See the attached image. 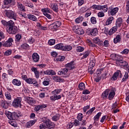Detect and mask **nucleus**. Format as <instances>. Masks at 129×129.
<instances>
[{"label":"nucleus","mask_w":129,"mask_h":129,"mask_svg":"<svg viewBox=\"0 0 129 129\" xmlns=\"http://www.w3.org/2000/svg\"><path fill=\"white\" fill-rule=\"evenodd\" d=\"M127 62L124 60H121L120 62L117 61V66H122L123 67H125L127 66Z\"/></svg>","instance_id":"obj_18"},{"label":"nucleus","mask_w":129,"mask_h":129,"mask_svg":"<svg viewBox=\"0 0 129 129\" xmlns=\"http://www.w3.org/2000/svg\"><path fill=\"white\" fill-rule=\"evenodd\" d=\"M109 89H107L102 94V97L103 99H105V98H107V96H108V94H109Z\"/></svg>","instance_id":"obj_19"},{"label":"nucleus","mask_w":129,"mask_h":129,"mask_svg":"<svg viewBox=\"0 0 129 129\" xmlns=\"http://www.w3.org/2000/svg\"><path fill=\"white\" fill-rule=\"evenodd\" d=\"M42 121L45 124V126L47 128H53L54 126V123L51 121L49 119L43 117L42 118Z\"/></svg>","instance_id":"obj_3"},{"label":"nucleus","mask_w":129,"mask_h":129,"mask_svg":"<svg viewBox=\"0 0 129 129\" xmlns=\"http://www.w3.org/2000/svg\"><path fill=\"white\" fill-rule=\"evenodd\" d=\"M126 13H129V0H128L126 3Z\"/></svg>","instance_id":"obj_64"},{"label":"nucleus","mask_w":129,"mask_h":129,"mask_svg":"<svg viewBox=\"0 0 129 129\" xmlns=\"http://www.w3.org/2000/svg\"><path fill=\"white\" fill-rule=\"evenodd\" d=\"M42 13H43V15L45 14H51L52 11L49 8H44L41 10Z\"/></svg>","instance_id":"obj_32"},{"label":"nucleus","mask_w":129,"mask_h":129,"mask_svg":"<svg viewBox=\"0 0 129 129\" xmlns=\"http://www.w3.org/2000/svg\"><path fill=\"white\" fill-rule=\"evenodd\" d=\"M121 40V37L120 35H118L116 36V38L114 39L113 42L114 44H117V43H119L120 40Z\"/></svg>","instance_id":"obj_27"},{"label":"nucleus","mask_w":129,"mask_h":129,"mask_svg":"<svg viewBox=\"0 0 129 129\" xmlns=\"http://www.w3.org/2000/svg\"><path fill=\"white\" fill-rule=\"evenodd\" d=\"M91 22L93 24H95L97 23L96 18L94 17L91 18Z\"/></svg>","instance_id":"obj_60"},{"label":"nucleus","mask_w":129,"mask_h":129,"mask_svg":"<svg viewBox=\"0 0 129 129\" xmlns=\"http://www.w3.org/2000/svg\"><path fill=\"white\" fill-rule=\"evenodd\" d=\"M22 38V35L20 34H17L16 35L15 42L17 43L18 42H20L21 39Z\"/></svg>","instance_id":"obj_50"},{"label":"nucleus","mask_w":129,"mask_h":129,"mask_svg":"<svg viewBox=\"0 0 129 129\" xmlns=\"http://www.w3.org/2000/svg\"><path fill=\"white\" fill-rule=\"evenodd\" d=\"M64 45L63 43H59L54 46V49H57V50H61L63 51V48Z\"/></svg>","instance_id":"obj_24"},{"label":"nucleus","mask_w":129,"mask_h":129,"mask_svg":"<svg viewBox=\"0 0 129 129\" xmlns=\"http://www.w3.org/2000/svg\"><path fill=\"white\" fill-rule=\"evenodd\" d=\"M86 33L88 35H91L93 37L96 36L98 34V30L97 28L90 29L88 28L86 30Z\"/></svg>","instance_id":"obj_5"},{"label":"nucleus","mask_w":129,"mask_h":129,"mask_svg":"<svg viewBox=\"0 0 129 129\" xmlns=\"http://www.w3.org/2000/svg\"><path fill=\"white\" fill-rule=\"evenodd\" d=\"M61 91H62L61 89H57L54 90L53 91H52L51 94L53 95H57V94H59Z\"/></svg>","instance_id":"obj_34"},{"label":"nucleus","mask_w":129,"mask_h":129,"mask_svg":"<svg viewBox=\"0 0 129 129\" xmlns=\"http://www.w3.org/2000/svg\"><path fill=\"white\" fill-rule=\"evenodd\" d=\"M115 95V92H114V91L110 92L108 95V99L109 100H112V99H113V97H114Z\"/></svg>","instance_id":"obj_35"},{"label":"nucleus","mask_w":129,"mask_h":129,"mask_svg":"<svg viewBox=\"0 0 129 129\" xmlns=\"http://www.w3.org/2000/svg\"><path fill=\"white\" fill-rule=\"evenodd\" d=\"M12 51L11 49L7 50L4 53L5 56H10L12 54Z\"/></svg>","instance_id":"obj_58"},{"label":"nucleus","mask_w":129,"mask_h":129,"mask_svg":"<svg viewBox=\"0 0 129 129\" xmlns=\"http://www.w3.org/2000/svg\"><path fill=\"white\" fill-rule=\"evenodd\" d=\"M122 24V18H119L117 19L116 22V27H121V25Z\"/></svg>","instance_id":"obj_22"},{"label":"nucleus","mask_w":129,"mask_h":129,"mask_svg":"<svg viewBox=\"0 0 129 129\" xmlns=\"http://www.w3.org/2000/svg\"><path fill=\"white\" fill-rule=\"evenodd\" d=\"M115 60H116V65H117V62H120V61H121V57L118 56V55H117L115 56Z\"/></svg>","instance_id":"obj_55"},{"label":"nucleus","mask_w":129,"mask_h":129,"mask_svg":"<svg viewBox=\"0 0 129 129\" xmlns=\"http://www.w3.org/2000/svg\"><path fill=\"white\" fill-rule=\"evenodd\" d=\"M83 21V17L81 16L75 20V22L77 24H79Z\"/></svg>","instance_id":"obj_44"},{"label":"nucleus","mask_w":129,"mask_h":129,"mask_svg":"<svg viewBox=\"0 0 129 129\" xmlns=\"http://www.w3.org/2000/svg\"><path fill=\"white\" fill-rule=\"evenodd\" d=\"M61 95H53V96H52L50 97V99L52 100L53 101H55V100H58L59 99H61Z\"/></svg>","instance_id":"obj_23"},{"label":"nucleus","mask_w":129,"mask_h":129,"mask_svg":"<svg viewBox=\"0 0 129 129\" xmlns=\"http://www.w3.org/2000/svg\"><path fill=\"white\" fill-rule=\"evenodd\" d=\"M93 69V68L92 67L89 66L88 69V72H89L90 74L92 75L93 73H94V70H92Z\"/></svg>","instance_id":"obj_54"},{"label":"nucleus","mask_w":129,"mask_h":129,"mask_svg":"<svg viewBox=\"0 0 129 129\" xmlns=\"http://www.w3.org/2000/svg\"><path fill=\"white\" fill-rule=\"evenodd\" d=\"M95 107H93L91 109H90L87 112H86V115H87V114H91V113H92V112H93V111L95 110Z\"/></svg>","instance_id":"obj_57"},{"label":"nucleus","mask_w":129,"mask_h":129,"mask_svg":"<svg viewBox=\"0 0 129 129\" xmlns=\"http://www.w3.org/2000/svg\"><path fill=\"white\" fill-rule=\"evenodd\" d=\"M90 53V52H89V51H87L85 52L83 54V56L82 57L81 59H85L87 57H88V56H89Z\"/></svg>","instance_id":"obj_43"},{"label":"nucleus","mask_w":129,"mask_h":129,"mask_svg":"<svg viewBox=\"0 0 129 129\" xmlns=\"http://www.w3.org/2000/svg\"><path fill=\"white\" fill-rule=\"evenodd\" d=\"M26 81L27 83H29V84H35V86L39 85V84H38V81L31 78L26 79Z\"/></svg>","instance_id":"obj_12"},{"label":"nucleus","mask_w":129,"mask_h":129,"mask_svg":"<svg viewBox=\"0 0 129 129\" xmlns=\"http://www.w3.org/2000/svg\"><path fill=\"white\" fill-rule=\"evenodd\" d=\"M65 57L64 56H58L56 57V61H64Z\"/></svg>","instance_id":"obj_45"},{"label":"nucleus","mask_w":129,"mask_h":129,"mask_svg":"<svg viewBox=\"0 0 129 129\" xmlns=\"http://www.w3.org/2000/svg\"><path fill=\"white\" fill-rule=\"evenodd\" d=\"M128 79V73L127 72H125L123 78L122 79V82H124L126 80V79Z\"/></svg>","instance_id":"obj_51"},{"label":"nucleus","mask_w":129,"mask_h":129,"mask_svg":"<svg viewBox=\"0 0 129 129\" xmlns=\"http://www.w3.org/2000/svg\"><path fill=\"white\" fill-rule=\"evenodd\" d=\"M12 83L14 85H16V86H21V81L18 79H14L12 81Z\"/></svg>","instance_id":"obj_25"},{"label":"nucleus","mask_w":129,"mask_h":129,"mask_svg":"<svg viewBox=\"0 0 129 129\" xmlns=\"http://www.w3.org/2000/svg\"><path fill=\"white\" fill-rule=\"evenodd\" d=\"M32 57L33 61L35 62H39L40 60V56L36 52H34L32 54Z\"/></svg>","instance_id":"obj_10"},{"label":"nucleus","mask_w":129,"mask_h":129,"mask_svg":"<svg viewBox=\"0 0 129 129\" xmlns=\"http://www.w3.org/2000/svg\"><path fill=\"white\" fill-rule=\"evenodd\" d=\"M59 117L60 115L58 114H56L52 117V119L54 121H57V120H59Z\"/></svg>","instance_id":"obj_41"},{"label":"nucleus","mask_w":129,"mask_h":129,"mask_svg":"<svg viewBox=\"0 0 129 129\" xmlns=\"http://www.w3.org/2000/svg\"><path fill=\"white\" fill-rule=\"evenodd\" d=\"M45 75H48L53 76L54 75H56V73L54 70H47L44 72Z\"/></svg>","instance_id":"obj_13"},{"label":"nucleus","mask_w":129,"mask_h":129,"mask_svg":"<svg viewBox=\"0 0 129 129\" xmlns=\"http://www.w3.org/2000/svg\"><path fill=\"white\" fill-rule=\"evenodd\" d=\"M5 96L8 100H12V96H11V93L9 92L5 93Z\"/></svg>","instance_id":"obj_48"},{"label":"nucleus","mask_w":129,"mask_h":129,"mask_svg":"<svg viewBox=\"0 0 129 129\" xmlns=\"http://www.w3.org/2000/svg\"><path fill=\"white\" fill-rule=\"evenodd\" d=\"M53 25H54L53 27L54 28V29H57V28H59V27L61 26V22L60 21H55L53 23Z\"/></svg>","instance_id":"obj_39"},{"label":"nucleus","mask_w":129,"mask_h":129,"mask_svg":"<svg viewBox=\"0 0 129 129\" xmlns=\"http://www.w3.org/2000/svg\"><path fill=\"white\" fill-rule=\"evenodd\" d=\"M12 105L15 108H18V107H22V98L17 97L14 99L12 102Z\"/></svg>","instance_id":"obj_2"},{"label":"nucleus","mask_w":129,"mask_h":129,"mask_svg":"<svg viewBox=\"0 0 129 129\" xmlns=\"http://www.w3.org/2000/svg\"><path fill=\"white\" fill-rule=\"evenodd\" d=\"M51 8L52 10L54 11V12H58V5H57V4H52V5L51 6Z\"/></svg>","instance_id":"obj_47"},{"label":"nucleus","mask_w":129,"mask_h":129,"mask_svg":"<svg viewBox=\"0 0 129 129\" xmlns=\"http://www.w3.org/2000/svg\"><path fill=\"white\" fill-rule=\"evenodd\" d=\"M19 116H21V114H20V113H18V114L16 113V112H14L12 113V117L13 120H15V119H17V118H18Z\"/></svg>","instance_id":"obj_30"},{"label":"nucleus","mask_w":129,"mask_h":129,"mask_svg":"<svg viewBox=\"0 0 129 129\" xmlns=\"http://www.w3.org/2000/svg\"><path fill=\"white\" fill-rule=\"evenodd\" d=\"M109 8L108 12L110 13L111 16H114L116 14V13L118 12V8L116 7L114 8Z\"/></svg>","instance_id":"obj_8"},{"label":"nucleus","mask_w":129,"mask_h":129,"mask_svg":"<svg viewBox=\"0 0 129 129\" xmlns=\"http://www.w3.org/2000/svg\"><path fill=\"white\" fill-rule=\"evenodd\" d=\"M13 2V0H5L4 2V4L5 6H7L8 5H9V4H11Z\"/></svg>","instance_id":"obj_62"},{"label":"nucleus","mask_w":129,"mask_h":129,"mask_svg":"<svg viewBox=\"0 0 129 129\" xmlns=\"http://www.w3.org/2000/svg\"><path fill=\"white\" fill-rule=\"evenodd\" d=\"M113 20H114L113 17L111 16L109 17L106 22V26H109V25H110V24L112 23V21H113Z\"/></svg>","instance_id":"obj_29"},{"label":"nucleus","mask_w":129,"mask_h":129,"mask_svg":"<svg viewBox=\"0 0 129 129\" xmlns=\"http://www.w3.org/2000/svg\"><path fill=\"white\" fill-rule=\"evenodd\" d=\"M9 123L11 124L12 126H14V127H17L18 126V123L15 121L10 120Z\"/></svg>","instance_id":"obj_52"},{"label":"nucleus","mask_w":129,"mask_h":129,"mask_svg":"<svg viewBox=\"0 0 129 129\" xmlns=\"http://www.w3.org/2000/svg\"><path fill=\"white\" fill-rule=\"evenodd\" d=\"M48 44L49 45H50V46H52L54 44H55V39H50L48 41Z\"/></svg>","instance_id":"obj_61"},{"label":"nucleus","mask_w":129,"mask_h":129,"mask_svg":"<svg viewBox=\"0 0 129 129\" xmlns=\"http://www.w3.org/2000/svg\"><path fill=\"white\" fill-rule=\"evenodd\" d=\"M79 88L80 90H83L85 89V84L84 83H81L79 85Z\"/></svg>","instance_id":"obj_46"},{"label":"nucleus","mask_w":129,"mask_h":129,"mask_svg":"<svg viewBox=\"0 0 129 129\" xmlns=\"http://www.w3.org/2000/svg\"><path fill=\"white\" fill-rule=\"evenodd\" d=\"M65 66L68 70H72L75 68L74 61H71V62L66 64Z\"/></svg>","instance_id":"obj_11"},{"label":"nucleus","mask_w":129,"mask_h":129,"mask_svg":"<svg viewBox=\"0 0 129 129\" xmlns=\"http://www.w3.org/2000/svg\"><path fill=\"white\" fill-rule=\"evenodd\" d=\"M101 6L100 5H94L92 6V8L93 10H98L100 11Z\"/></svg>","instance_id":"obj_49"},{"label":"nucleus","mask_w":129,"mask_h":129,"mask_svg":"<svg viewBox=\"0 0 129 129\" xmlns=\"http://www.w3.org/2000/svg\"><path fill=\"white\" fill-rule=\"evenodd\" d=\"M7 32L9 34H16L18 32V27L14 26L12 28H9L8 29H7Z\"/></svg>","instance_id":"obj_9"},{"label":"nucleus","mask_w":129,"mask_h":129,"mask_svg":"<svg viewBox=\"0 0 129 129\" xmlns=\"http://www.w3.org/2000/svg\"><path fill=\"white\" fill-rule=\"evenodd\" d=\"M118 77H119L120 78H121V77H122L121 75V72H120V71L119 70L117 71L115 73H114V74L112 76L111 80H112L113 81H115V80H117V78H118Z\"/></svg>","instance_id":"obj_6"},{"label":"nucleus","mask_w":129,"mask_h":129,"mask_svg":"<svg viewBox=\"0 0 129 129\" xmlns=\"http://www.w3.org/2000/svg\"><path fill=\"white\" fill-rule=\"evenodd\" d=\"M3 13L6 18L17 21V13L15 11L10 10H4Z\"/></svg>","instance_id":"obj_1"},{"label":"nucleus","mask_w":129,"mask_h":129,"mask_svg":"<svg viewBox=\"0 0 129 129\" xmlns=\"http://www.w3.org/2000/svg\"><path fill=\"white\" fill-rule=\"evenodd\" d=\"M29 45H28V44L27 43H24L22 45H21V48H22L23 49H29Z\"/></svg>","instance_id":"obj_59"},{"label":"nucleus","mask_w":129,"mask_h":129,"mask_svg":"<svg viewBox=\"0 0 129 129\" xmlns=\"http://www.w3.org/2000/svg\"><path fill=\"white\" fill-rule=\"evenodd\" d=\"M36 121H37L36 119L28 121L27 123V127H31V126L33 125V124H35V123H36Z\"/></svg>","instance_id":"obj_31"},{"label":"nucleus","mask_w":129,"mask_h":129,"mask_svg":"<svg viewBox=\"0 0 129 129\" xmlns=\"http://www.w3.org/2000/svg\"><path fill=\"white\" fill-rule=\"evenodd\" d=\"M31 71H32V72H34L36 78L38 79L39 78V77H40V72L38 71L37 68L33 67H32V68H31Z\"/></svg>","instance_id":"obj_15"},{"label":"nucleus","mask_w":129,"mask_h":129,"mask_svg":"<svg viewBox=\"0 0 129 129\" xmlns=\"http://www.w3.org/2000/svg\"><path fill=\"white\" fill-rule=\"evenodd\" d=\"M17 7L20 11H22V12H26V9L25 8V6H23L22 4V3H18Z\"/></svg>","instance_id":"obj_26"},{"label":"nucleus","mask_w":129,"mask_h":129,"mask_svg":"<svg viewBox=\"0 0 129 129\" xmlns=\"http://www.w3.org/2000/svg\"><path fill=\"white\" fill-rule=\"evenodd\" d=\"M116 31H117V26H114L109 31L108 35L111 36V35H113V33H115Z\"/></svg>","instance_id":"obj_20"},{"label":"nucleus","mask_w":129,"mask_h":129,"mask_svg":"<svg viewBox=\"0 0 129 129\" xmlns=\"http://www.w3.org/2000/svg\"><path fill=\"white\" fill-rule=\"evenodd\" d=\"M94 43L97 44L98 46H102V45H103V42L101 41H100V39H99V38H95L94 39Z\"/></svg>","instance_id":"obj_21"},{"label":"nucleus","mask_w":129,"mask_h":129,"mask_svg":"<svg viewBox=\"0 0 129 129\" xmlns=\"http://www.w3.org/2000/svg\"><path fill=\"white\" fill-rule=\"evenodd\" d=\"M13 43H14V39H13V38L10 37L3 44V46L7 47H12Z\"/></svg>","instance_id":"obj_7"},{"label":"nucleus","mask_w":129,"mask_h":129,"mask_svg":"<svg viewBox=\"0 0 129 129\" xmlns=\"http://www.w3.org/2000/svg\"><path fill=\"white\" fill-rule=\"evenodd\" d=\"M76 33V34H78V35H82L84 34V30H83V29L81 27H79Z\"/></svg>","instance_id":"obj_37"},{"label":"nucleus","mask_w":129,"mask_h":129,"mask_svg":"<svg viewBox=\"0 0 129 129\" xmlns=\"http://www.w3.org/2000/svg\"><path fill=\"white\" fill-rule=\"evenodd\" d=\"M27 100L28 103H29V104H30V105H34V104L36 103V101H35V99L33 98L28 97L27 98Z\"/></svg>","instance_id":"obj_16"},{"label":"nucleus","mask_w":129,"mask_h":129,"mask_svg":"<svg viewBox=\"0 0 129 129\" xmlns=\"http://www.w3.org/2000/svg\"><path fill=\"white\" fill-rule=\"evenodd\" d=\"M78 119L81 121L82 120V118H83V114L82 113H79L78 116Z\"/></svg>","instance_id":"obj_63"},{"label":"nucleus","mask_w":129,"mask_h":129,"mask_svg":"<svg viewBox=\"0 0 129 129\" xmlns=\"http://www.w3.org/2000/svg\"><path fill=\"white\" fill-rule=\"evenodd\" d=\"M77 51L80 52H83V51H84V48L82 46H78L77 47Z\"/></svg>","instance_id":"obj_56"},{"label":"nucleus","mask_w":129,"mask_h":129,"mask_svg":"<svg viewBox=\"0 0 129 129\" xmlns=\"http://www.w3.org/2000/svg\"><path fill=\"white\" fill-rule=\"evenodd\" d=\"M50 83V80L49 79H46V80H44L43 82V84L44 85V86H48V85Z\"/></svg>","instance_id":"obj_53"},{"label":"nucleus","mask_w":129,"mask_h":129,"mask_svg":"<svg viewBox=\"0 0 129 129\" xmlns=\"http://www.w3.org/2000/svg\"><path fill=\"white\" fill-rule=\"evenodd\" d=\"M27 17L29 20H31L32 21H33L34 22H36L37 21V17L36 16L31 15V14H28L27 15Z\"/></svg>","instance_id":"obj_36"},{"label":"nucleus","mask_w":129,"mask_h":129,"mask_svg":"<svg viewBox=\"0 0 129 129\" xmlns=\"http://www.w3.org/2000/svg\"><path fill=\"white\" fill-rule=\"evenodd\" d=\"M108 10V7L107 5L101 6V8L100 11H103L104 13H106Z\"/></svg>","instance_id":"obj_38"},{"label":"nucleus","mask_w":129,"mask_h":129,"mask_svg":"<svg viewBox=\"0 0 129 129\" xmlns=\"http://www.w3.org/2000/svg\"><path fill=\"white\" fill-rule=\"evenodd\" d=\"M101 116V112L98 113L94 117V120L95 121H97L99 119V117Z\"/></svg>","instance_id":"obj_42"},{"label":"nucleus","mask_w":129,"mask_h":129,"mask_svg":"<svg viewBox=\"0 0 129 129\" xmlns=\"http://www.w3.org/2000/svg\"><path fill=\"white\" fill-rule=\"evenodd\" d=\"M68 73V69H62L61 70L58 72L57 74L60 76H63L66 78H67L70 76V74H67Z\"/></svg>","instance_id":"obj_4"},{"label":"nucleus","mask_w":129,"mask_h":129,"mask_svg":"<svg viewBox=\"0 0 129 129\" xmlns=\"http://www.w3.org/2000/svg\"><path fill=\"white\" fill-rule=\"evenodd\" d=\"M1 105L2 106V107L5 108V109H7L9 107V103L7 101L5 100H2L0 102Z\"/></svg>","instance_id":"obj_14"},{"label":"nucleus","mask_w":129,"mask_h":129,"mask_svg":"<svg viewBox=\"0 0 129 129\" xmlns=\"http://www.w3.org/2000/svg\"><path fill=\"white\" fill-rule=\"evenodd\" d=\"M71 50H72V46H71V45H63V48L62 49V51L67 52L68 51H71Z\"/></svg>","instance_id":"obj_28"},{"label":"nucleus","mask_w":129,"mask_h":129,"mask_svg":"<svg viewBox=\"0 0 129 129\" xmlns=\"http://www.w3.org/2000/svg\"><path fill=\"white\" fill-rule=\"evenodd\" d=\"M6 115L7 116V117L9 118V119H10V120H13V113L7 111L6 112Z\"/></svg>","instance_id":"obj_33"},{"label":"nucleus","mask_w":129,"mask_h":129,"mask_svg":"<svg viewBox=\"0 0 129 129\" xmlns=\"http://www.w3.org/2000/svg\"><path fill=\"white\" fill-rule=\"evenodd\" d=\"M8 26L9 28H13L14 27H16L15 26V22L12 20H10L8 22Z\"/></svg>","instance_id":"obj_40"},{"label":"nucleus","mask_w":129,"mask_h":129,"mask_svg":"<svg viewBox=\"0 0 129 129\" xmlns=\"http://www.w3.org/2000/svg\"><path fill=\"white\" fill-rule=\"evenodd\" d=\"M53 80H54V81H55V82H64V79H62L61 78V77L59 76H55V77H53L52 78Z\"/></svg>","instance_id":"obj_17"}]
</instances>
